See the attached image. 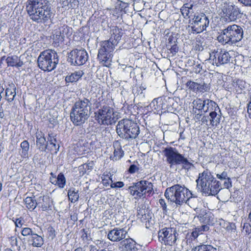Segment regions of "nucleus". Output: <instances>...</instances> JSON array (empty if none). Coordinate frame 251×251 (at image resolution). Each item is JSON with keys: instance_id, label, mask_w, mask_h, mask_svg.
Here are the masks:
<instances>
[{"instance_id": "f257e3e1", "label": "nucleus", "mask_w": 251, "mask_h": 251, "mask_svg": "<svg viewBox=\"0 0 251 251\" xmlns=\"http://www.w3.org/2000/svg\"><path fill=\"white\" fill-rule=\"evenodd\" d=\"M25 9L30 20L37 24L47 23L53 15L48 0H27Z\"/></svg>"}, {"instance_id": "a211bd4d", "label": "nucleus", "mask_w": 251, "mask_h": 251, "mask_svg": "<svg viewBox=\"0 0 251 251\" xmlns=\"http://www.w3.org/2000/svg\"><path fill=\"white\" fill-rule=\"evenodd\" d=\"M37 203L42 211H48L52 210L53 200L48 195L40 196L37 199Z\"/></svg>"}, {"instance_id": "473e14b6", "label": "nucleus", "mask_w": 251, "mask_h": 251, "mask_svg": "<svg viewBox=\"0 0 251 251\" xmlns=\"http://www.w3.org/2000/svg\"><path fill=\"white\" fill-rule=\"evenodd\" d=\"M57 3L65 10L74 8L76 3L75 0H57Z\"/></svg>"}, {"instance_id": "c9c22d12", "label": "nucleus", "mask_w": 251, "mask_h": 251, "mask_svg": "<svg viewBox=\"0 0 251 251\" xmlns=\"http://www.w3.org/2000/svg\"><path fill=\"white\" fill-rule=\"evenodd\" d=\"M192 251H218L217 249L212 245L208 244H201L195 247Z\"/></svg>"}, {"instance_id": "a878e982", "label": "nucleus", "mask_w": 251, "mask_h": 251, "mask_svg": "<svg viewBox=\"0 0 251 251\" xmlns=\"http://www.w3.org/2000/svg\"><path fill=\"white\" fill-rule=\"evenodd\" d=\"M117 45V44L114 43L113 41H111V40H105L100 43V47L99 50L103 51L104 50L109 53H112L115 46Z\"/></svg>"}, {"instance_id": "864d4df0", "label": "nucleus", "mask_w": 251, "mask_h": 251, "mask_svg": "<svg viewBox=\"0 0 251 251\" xmlns=\"http://www.w3.org/2000/svg\"><path fill=\"white\" fill-rule=\"evenodd\" d=\"M226 229L228 231H230L233 233L236 232V226L235 223H227L226 224Z\"/></svg>"}, {"instance_id": "49530a36", "label": "nucleus", "mask_w": 251, "mask_h": 251, "mask_svg": "<svg viewBox=\"0 0 251 251\" xmlns=\"http://www.w3.org/2000/svg\"><path fill=\"white\" fill-rule=\"evenodd\" d=\"M180 164L182 165V168L183 169L187 170H189L192 166H193V164L189 162L186 158L184 157V156L182 158V160L180 162Z\"/></svg>"}, {"instance_id": "6e6552de", "label": "nucleus", "mask_w": 251, "mask_h": 251, "mask_svg": "<svg viewBox=\"0 0 251 251\" xmlns=\"http://www.w3.org/2000/svg\"><path fill=\"white\" fill-rule=\"evenodd\" d=\"M243 37L242 28L237 25H228L222 30L217 37L218 41L224 44L232 45L240 41Z\"/></svg>"}, {"instance_id": "f704fd0d", "label": "nucleus", "mask_w": 251, "mask_h": 251, "mask_svg": "<svg viewBox=\"0 0 251 251\" xmlns=\"http://www.w3.org/2000/svg\"><path fill=\"white\" fill-rule=\"evenodd\" d=\"M68 196L71 202L74 203L78 200V191L75 190L74 188H71L68 191Z\"/></svg>"}, {"instance_id": "39448f33", "label": "nucleus", "mask_w": 251, "mask_h": 251, "mask_svg": "<svg viewBox=\"0 0 251 251\" xmlns=\"http://www.w3.org/2000/svg\"><path fill=\"white\" fill-rule=\"evenodd\" d=\"M94 113L95 120L100 126H109L115 125L119 119L117 112L111 104L98 102L95 105Z\"/></svg>"}, {"instance_id": "72a5a7b5", "label": "nucleus", "mask_w": 251, "mask_h": 251, "mask_svg": "<svg viewBox=\"0 0 251 251\" xmlns=\"http://www.w3.org/2000/svg\"><path fill=\"white\" fill-rule=\"evenodd\" d=\"M146 88L141 85L139 86H136L133 89V93L135 96V99H138L142 100L145 98V93L144 91L146 90Z\"/></svg>"}, {"instance_id": "5fc2aeb1", "label": "nucleus", "mask_w": 251, "mask_h": 251, "mask_svg": "<svg viewBox=\"0 0 251 251\" xmlns=\"http://www.w3.org/2000/svg\"><path fill=\"white\" fill-rule=\"evenodd\" d=\"M9 241L12 247L16 246L18 251L21 250V247L18 244V239L16 236H13L9 238Z\"/></svg>"}, {"instance_id": "4d7b16f0", "label": "nucleus", "mask_w": 251, "mask_h": 251, "mask_svg": "<svg viewBox=\"0 0 251 251\" xmlns=\"http://www.w3.org/2000/svg\"><path fill=\"white\" fill-rule=\"evenodd\" d=\"M196 228L199 235L202 234L203 232L208 231L209 229V227L207 225H203L201 226H198Z\"/></svg>"}, {"instance_id": "3c124183", "label": "nucleus", "mask_w": 251, "mask_h": 251, "mask_svg": "<svg viewBox=\"0 0 251 251\" xmlns=\"http://www.w3.org/2000/svg\"><path fill=\"white\" fill-rule=\"evenodd\" d=\"M198 20L195 19V16L192 19V23H190V25H189V27L191 28L192 30V33H196L195 32V27H199V24H198Z\"/></svg>"}, {"instance_id": "f3484780", "label": "nucleus", "mask_w": 251, "mask_h": 251, "mask_svg": "<svg viewBox=\"0 0 251 251\" xmlns=\"http://www.w3.org/2000/svg\"><path fill=\"white\" fill-rule=\"evenodd\" d=\"M161 100L162 109L167 110L171 113L176 111L178 104L173 98L166 96L162 97Z\"/></svg>"}, {"instance_id": "8fccbe9b", "label": "nucleus", "mask_w": 251, "mask_h": 251, "mask_svg": "<svg viewBox=\"0 0 251 251\" xmlns=\"http://www.w3.org/2000/svg\"><path fill=\"white\" fill-rule=\"evenodd\" d=\"M245 81L241 79H237L236 81H233V86L238 87L241 90L245 88Z\"/></svg>"}, {"instance_id": "338daca9", "label": "nucleus", "mask_w": 251, "mask_h": 251, "mask_svg": "<svg viewBox=\"0 0 251 251\" xmlns=\"http://www.w3.org/2000/svg\"><path fill=\"white\" fill-rule=\"evenodd\" d=\"M81 231L82 232V234L81 235V238L82 239V240L86 241L88 240L89 230L83 228L81 230Z\"/></svg>"}, {"instance_id": "6e6d98bb", "label": "nucleus", "mask_w": 251, "mask_h": 251, "mask_svg": "<svg viewBox=\"0 0 251 251\" xmlns=\"http://www.w3.org/2000/svg\"><path fill=\"white\" fill-rule=\"evenodd\" d=\"M138 218H140L142 221L148 220L150 217V215L148 214L145 213V210L142 209L140 210L138 213Z\"/></svg>"}, {"instance_id": "4be33fe9", "label": "nucleus", "mask_w": 251, "mask_h": 251, "mask_svg": "<svg viewBox=\"0 0 251 251\" xmlns=\"http://www.w3.org/2000/svg\"><path fill=\"white\" fill-rule=\"evenodd\" d=\"M112 57V53L99 50L97 58L103 65L107 67L110 65Z\"/></svg>"}, {"instance_id": "a18cd8bd", "label": "nucleus", "mask_w": 251, "mask_h": 251, "mask_svg": "<svg viewBox=\"0 0 251 251\" xmlns=\"http://www.w3.org/2000/svg\"><path fill=\"white\" fill-rule=\"evenodd\" d=\"M17 59V56H11L7 57L6 59L7 66L11 67H15Z\"/></svg>"}, {"instance_id": "69168bd1", "label": "nucleus", "mask_w": 251, "mask_h": 251, "mask_svg": "<svg viewBox=\"0 0 251 251\" xmlns=\"http://www.w3.org/2000/svg\"><path fill=\"white\" fill-rule=\"evenodd\" d=\"M225 181L224 183V186L225 188L229 189L232 187V182L230 178L228 176L227 179H224Z\"/></svg>"}, {"instance_id": "79ce46f5", "label": "nucleus", "mask_w": 251, "mask_h": 251, "mask_svg": "<svg viewBox=\"0 0 251 251\" xmlns=\"http://www.w3.org/2000/svg\"><path fill=\"white\" fill-rule=\"evenodd\" d=\"M198 217L200 219V221L204 223L205 225H207L209 224L210 222V216L209 214L206 213V212H203L200 213Z\"/></svg>"}, {"instance_id": "9d476101", "label": "nucleus", "mask_w": 251, "mask_h": 251, "mask_svg": "<svg viewBox=\"0 0 251 251\" xmlns=\"http://www.w3.org/2000/svg\"><path fill=\"white\" fill-rule=\"evenodd\" d=\"M153 184L151 182L141 180L133 183L132 185L128 187L127 190L130 195L134 196L136 199H140L145 197L146 194L148 196L153 195Z\"/></svg>"}, {"instance_id": "7c9ffc66", "label": "nucleus", "mask_w": 251, "mask_h": 251, "mask_svg": "<svg viewBox=\"0 0 251 251\" xmlns=\"http://www.w3.org/2000/svg\"><path fill=\"white\" fill-rule=\"evenodd\" d=\"M113 147L114 148V157L113 160H117L121 159L124 155V152L122 149L120 143L116 141L113 144Z\"/></svg>"}, {"instance_id": "de8ad7c7", "label": "nucleus", "mask_w": 251, "mask_h": 251, "mask_svg": "<svg viewBox=\"0 0 251 251\" xmlns=\"http://www.w3.org/2000/svg\"><path fill=\"white\" fill-rule=\"evenodd\" d=\"M34 232L29 227H25L21 228V233L24 236H31Z\"/></svg>"}, {"instance_id": "13d9d810", "label": "nucleus", "mask_w": 251, "mask_h": 251, "mask_svg": "<svg viewBox=\"0 0 251 251\" xmlns=\"http://www.w3.org/2000/svg\"><path fill=\"white\" fill-rule=\"evenodd\" d=\"M167 49L170 50V53L172 54V56L175 55L178 50V48L176 43V42H174V44L170 46V47Z\"/></svg>"}, {"instance_id": "e2e57ef3", "label": "nucleus", "mask_w": 251, "mask_h": 251, "mask_svg": "<svg viewBox=\"0 0 251 251\" xmlns=\"http://www.w3.org/2000/svg\"><path fill=\"white\" fill-rule=\"evenodd\" d=\"M14 223L15 224V226L16 227H19V228H23L22 226L24 224V220L23 218H17L15 219V221H14Z\"/></svg>"}, {"instance_id": "bb28decb", "label": "nucleus", "mask_w": 251, "mask_h": 251, "mask_svg": "<svg viewBox=\"0 0 251 251\" xmlns=\"http://www.w3.org/2000/svg\"><path fill=\"white\" fill-rule=\"evenodd\" d=\"M83 75L84 73L82 70H78L67 75L65 80L66 83L76 82L81 78Z\"/></svg>"}, {"instance_id": "58836bf2", "label": "nucleus", "mask_w": 251, "mask_h": 251, "mask_svg": "<svg viewBox=\"0 0 251 251\" xmlns=\"http://www.w3.org/2000/svg\"><path fill=\"white\" fill-rule=\"evenodd\" d=\"M52 37L54 42L57 43L62 42L64 38V35L62 34L60 30L58 28H56L54 30Z\"/></svg>"}, {"instance_id": "1a4fd4ad", "label": "nucleus", "mask_w": 251, "mask_h": 251, "mask_svg": "<svg viewBox=\"0 0 251 251\" xmlns=\"http://www.w3.org/2000/svg\"><path fill=\"white\" fill-rule=\"evenodd\" d=\"M59 62L57 53L53 50H46L40 52L38 59V66L44 71L51 72Z\"/></svg>"}, {"instance_id": "09e8293b", "label": "nucleus", "mask_w": 251, "mask_h": 251, "mask_svg": "<svg viewBox=\"0 0 251 251\" xmlns=\"http://www.w3.org/2000/svg\"><path fill=\"white\" fill-rule=\"evenodd\" d=\"M242 232L245 235L251 234V223H245L243 226Z\"/></svg>"}, {"instance_id": "680f3d73", "label": "nucleus", "mask_w": 251, "mask_h": 251, "mask_svg": "<svg viewBox=\"0 0 251 251\" xmlns=\"http://www.w3.org/2000/svg\"><path fill=\"white\" fill-rule=\"evenodd\" d=\"M139 170V168L136 165L132 164L129 166L128 172L129 173L133 174L138 171Z\"/></svg>"}, {"instance_id": "7ed1b4c3", "label": "nucleus", "mask_w": 251, "mask_h": 251, "mask_svg": "<svg viewBox=\"0 0 251 251\" xmlns=\"http://www.w3.org/2000/svg\"><path fill=\"white\" fill-rule=\"evenodd\" d=\"M192 104L193 109H195V113H197V110L203 113L209 112L210 125L212 126H217L220 124L221 116L217 112L221 113V110L216 102L208 99H196L194 100Z\"/></svg>"}, {"instance_id": "20e7f679", "label": "nucleus", "mask_w": 251, "mask_h": 251, "mask_svg": "<svg viewBox=\"0 0 251 251\" xmlns=\"http://www.w3.org/2000/svg\"><path fill=\"white\" fill-rule=\"evenodd\" d=\"M92 103L85 98L79 99L73 104L70 114V119L74 125L81 126L89 119Z\"/></svg>"}, {"instance_id": "2f4dec72", "label": "nucleus", "mask_w": 251, "mask_h": 251, "mask_svg": "<svg viewBox=\"0 0 251 251\" xmlns=\"http://www.w3.org/2000/svg\"><path fill=\"white\" fill-rule=\"evenodd\" d=\"M161 100V97H158L153 99L148 106V107H150L152 111H154V113L158 112L160 109H162Z\"/></svg>"}, {"instance_id": "ddd939ff", "label": "nucleus", "mask_w": 251, "mask_h": 251, "mask_svg": "<svg viewBox=\"0 0 251 251\" xmlns=\"http://www.w3.org/2000/svg\"><path fill=\"white\" fill-rule=\"evenodd\" d=\"M89 58L85 49L80 48L72 50L68 55L67 61L71 65L81 66L85 64Z\"/></svg>"}, {"instance_id": "cd10ccee", "label": "nucleus", "mask_w": 251, "mask_h": 251, "mask_svg": "<svg viewBox=\"0 0 251 251\" xmlns=\"http://www.w3.org/2000/svg\"><path fill=\"white\" fill-rule=\"evenodd\" d=\"M28 242L31 243L33 247H41L44 244V239L34 232L31 236L28 238Z\"/></svg>"}, {"instance_id": "dca6fc26", "label": "nucleus", "mask_w": 251, "mask_h": 251, "mask_svg": "<svg viewBox=\"0 0 251 251\" xmlns=\"http://www.w3.org/2000/svg\"><path fill=\"white\" fill-rule=\"evenodd\" d=\"M127 234V232L125 228L115 227L109 231L107 238L112 242H121L126 238Z\"/></svg>"}, {"instance_id": "052dcab7", "label": "nucleus", "mask_w": 251, "mask_h": 251, "mask_svg": "<svg viewBox=\"0 0 251 251\" xmlns=\"http://www.w3.org/2000/svg\"><path fill=\"white\" fill-rule=\"evenodd\" d=\"M217 177L220 180H224L227 179L228 177L227 172L226 171H223L221 173H218L216 175Z\"/></svg>"}, {"instance_id": "f03ea898", "label": "nucleus", "mask_w": 251, "mask_h": 251, "mask_svg": "<svg viewBox=\"0 0 251 251\" xmlns=\"http://www.w3.org/2000/svg\"><path fill=\"white\" fill-rule=\"evenodd\" d=\"M164 196L168 201L175 203L176 206H180L186 203L192 207V202L198 200L191 191L184 185L178 184H175L167 188L164 193Z\"/></svg>"}, {"instance_id": "c03bdc74", "label": "nucleus", "mask_w": 251, "mask_h": 251, "mask_svg": "<svg viewBox=\"0 0 251 251\" xmlns=\"http://www.w3.org/2000/svg\"><path fill=\"white\" fill-rule=\"evenodd\" d=\"M187 87L189 89L193 91L194 92L197 93L198 91V81L195 82L191 80H189L186 83Z\"/></svg>"}, {"instance_id": "aec40b11", "label": "nucleus", "mask_w": 251, "mask_h": 251, "mask_svg": "<svg viewBox=\"0 0 251 251\" xmlns=\"http://www.w3.org/2000/svg\"><path fill=\"white\" fill-rule=\"evenodd\" d=\"M57 134L52 132H50L48 133L47 137V143L48 144V149L50 151H54L57 152L59 151V142L57 140Z\"/></svg>"}, {"instance_id": "f8f14e48", "label": "nucleus", "mask_w": 251, "mask_h": 251, "mask_svg": "<svg viewBox=\"0 0 251 251\" xmlns=\"http://www.w3.org/2000/svg\"><path fill=\"white\" fill-rule=\"evenodd\" d=\"M178 234L175 228L168 227L160 229L158 231L159 241L165 245L173 246L178 238Z\"/></svg>"}, {"instance_id": "5701e85b", "label": "nucleus", "mask_w": 251, "mask_h": 251, "mask_svg": "<svg viewBox=\"0 0 251 251\" xmlns=\"http://www.w3.org/2000/svg\"><path fill=\"white\" fill-rule=\"evenodd\" d=\"M16 87L13 82L9 83L7 86H5V99L9 102L13 101L16 96Z\"/></svg>"}, {"instance_id": "6ab92c4d", "label": "nucleus", "mask_w": 251, "mask_h": 251, "mask_svg": "<svg viewBox=\"0 0 251 251\" xmlns=\"http://www.w3.org/2000/svg\"><path fill=\"white\" fill-rule=\"evenodd\" d=\"M195 19L198 20V24L200 25L199 28L198 27L195 28L196 33H201L206 30L209 24L208 17L205 14L201 13L195 16Z\"/></svg>"}, {"instance_id": "603ef678", "label": "nucleus", "mask_w": 251, "mask_h": 251, "mask_svg": "<svg viewBox=\"0 0 251 251\" xmlns=\"http://www.w3.org/2000/svg\"><path fill=\"white\" fill-rule=\"evenodd\" d=\"M111 176L108 177L109 180H111V183L110 184V187L112 188H122L124 186V183L122 181H117L116 182H113L112 178L111 177Z\"/></svg>"}, {"instance_id": "412c9836", "label": "nucleus", "mask_w": 251, "mask_h": 251, "mask_svg": "<svg viewBox=\"0 0 251 251\" xmlns=\"http://www.w3.org/2000/svg\"><path fill=\"white\" fill-rule=\"evenodd\" d=\"M110 34L111 36L109 40L117 44L121 39L124 32L121 28L117 26H112L110 27Z\"/></svg>"}, {"instance_id": "a19ab883", "label": "nucleus", "mask_w": 251, "mask_h": 251, "mask_svg": "<svg viewBox=\"0 0 251 251\" xmlns=\"http://www.w3.org/2000/svg\"><path fill=\"white\" fill-rule=\"evenodd\" d=\"M94 163L93 161L88 163L83 164L79 167V170L82 173V174L87 173V172H90L93 169Z\"/></svg>"}, {"instance_id": "c756f323", "label": "nucleus", "mask_w": 251, "mask_h": 251, "mask_svg": "<svg viewBox=\"0 0 251 251\" xmlns=\"http://www.w3.org/2000/svg\"><path fill=\"white\" fill-rule=\"evenodd\" d=\"M24 201L25 207L31 211L34 210L38 206L37 199H35V196L27 197L24 199Z\"/></svg>"}, {"instance_id": "0eeeda50", "label": "nucleus", "mask_w": 251, "mask_h": 251, "mask_svg": "<svg viewBox=\"0 0 251 251\" xmlns=\"http://www.w3.org/2000/svg\"><path fill=\"white\" fill-rule=\"evenodd\" d=\"M116 132L120 138L129 141L138 136L140 133L139 126L131 120L123 119L118 122Z\"/></svg>"}, {"instance_id": "2eb2a0df", "label": "nucleus", "mask_w": 251, "mask_h": 251, "mask_svg": "<svg viewBox=\"0 0 251 251\" xmlns=\"http://www.w3.org/2000/svg\"><path fill=\"white\" fill-rule=\"evenodd\" d=\"M231 56L229 52L225 50L213 52L210 54V60L213 65L217 67L224 65L229 62Z\"/></svg>"}, {"instance_id": "e433bc0d", "label": "nucleus", "mask_w": 251, "mask_h": 251, "mask_svg": "<svg viewBox=\"0 0 251 251\" xmlns=\"http://www.w3.org/2000/svg\"><path fill=\"white\" fill-rule=\"evenodd\" d=\"M198 91L197 93H203L208 92L210 89L209 84L205 83L204 81L200 80L198 81Z\"/></svg>"}, {"instance_id": "393cba45", "label": "nucleus", "mask_w": 251, "mask_h": 251, "mask_svg": "<svg viewBox=\"0 0 251 251\" xmlns=\"http://www.w3.org/2000/svg\"><path fill=\"white\" fill-rule=\"evenodd\" d=\"M21 149L19 153L23 160H27L29 158L28 151L29 150V144L27 140H24L20 144Z\"/></svg>"}, {"instance_id": "0e129e2a", "label": "nucleus", "mask_w": 251, "mask_h": 251, "mask_svg": "<svg viewBox=\"0 0 251 251\" xmlns=\"http://www.w3.org/2000/svg\"><path fill=\"white\" fill-rule=\"evenodd\" d=\"M58 29L60 30L62 34L64 35L65 37V35L67 34L69 30V28L67 25H63L61 27L58 28Z\"/></svg>"}, {"instance_id": "ea45409f", "label": "nucleus", "mask_w": 251, "mask_h": 251, "mask_svg": "<svg viewBox=\"0 0 251 251\" xmlns=\"http://www.w3.org/2000/svg\"><path fill=\"white\" fill-rule=\"evenodd\" d=\"M66 183V178L64 174L62 173H60L57 176L56 185L59 188L62 189L65 187Z\"/></svg>"}, {"instance_id": "c85d7f7f", "label": "nucleus", "mask_w": 251, "mask_h": 251, "mask_svg": "<svg viewBox=\"0 0 251 251\" xmlns=\"http://www.w3.org/2000/svg\"><path fill=\"white\" fill-rule=\"evenodd\" d=\"M120 245L124 250L133 251L135 249L136 243L131 238H125L120 242Z\"/></svg>"}, {"instance_id": "b1692460", "label": "nucleus", "mask_w": 251, "mask_h": 251, "mask_svg": "<svg viewBox=\"0 0 251 251\" xmlns=\"http://www.w3.org/2000/svg\"><path fill=\"white\" fill-rule=\"evenodd\" d=\"M36 138L38 149L41 151H46V150L48 149L49 145L44 137V134L42 132L36 133Z\"/></svg>"}, {"instance_id": "9b49d317", "label": "nucleus", "mask_w": 251, "mask_h": 251, "mask_svg": "<svg viewBox=\"0 0 251 251\" xmlns=\"http://www.w3.org/2000/svg\"><path fill=\"white\" fill-rule=\"evenodd\" d=\"M220 8L226 19L230 22H235L241 18L243 13L240 8L229 0L223 1Z\"/></svg>"}, {"instance_id": "bf43d9fd", "label": "nucleus", "mask_w": 251, "mask_h": 251, "mask_svg": "<svg viewBox=\"0 0 251 251\" xmlns=\"http://www.w3.org/2000/svg\"><path fill=\"white\" fill-rule=\"evenodd\" d=\"M48 235L49 238H50L51 240L53 239L55 236V230L52 226H49L48 229Z\"/></svg>"}, {"instance_id": "4c0bfd02", "label": "nucleus", "mask_w": 251, "mask_h": 251, "mask_svg": "<svg viewBox=\"0 0 251 251\" xmlns=\"http://www.w3.org/2000/svg\"><path fill=\"white\" fill-rule=\"evenodd\" d=\"M193 4L190 3H187L183 4V5L181 7L180 9V11L182 15L184 17H187L189 16L190 13H193Z\"/></svg>"}, {"instance_id": "774afa93", "label": "nucleus", "mask_w": 251, "mask_h": 251, "mask_svg": "<svg viewBox=\"0 0 251 251\" xmlns=\"http://www.w3.org/2000/svg\"><path fill=\"white\" fill-rule=\"evenodd\" d=\"M238 1L244 6L251 7V0H238Z\"/></svg>"}, {"instance_id": "37998d69", "label": "nucleus", "mask_w": 251, "mask_h": 251, "mask_svg": "<svg viewBox=\"0 0 251 251\" xmlns=\"http://www.w3.org/2000/svg\"><path fill=\"white\" fill-rule=\"evenodd\" d=\"M199 235L197 229L195 228L191 232L187 233V242H190L191 241L196 239Z\"/></svg>"}, {"instance_id": "4468645a", "label": "nucleus", "mask_w": 251, "mask_h": 251, "mask_svg": "<svg viewBox=\"0 0 251 251\" xmlns=\"http://www.w3.org/2000/svg\"><path fill=\"white\" fill-rule=\"evenodd\" d=\"M163 153L166 157V161L170 168L180 165V162L184 157L183 155L179 153L175 148L172 147L165 148Z\"/></svg>"}, {"instance_id": "423d86ee", "label": "nucleus", "mask_w": 251, "mask_h": 251, "mask_svg": "<svg viewBox=\"0 0 251 251\" xmlns=\"http://www.w3.org/2000/svg\"><path fill=\"white\" fill-rule=\"evenodd\" d=\"M197 187L201 192L208 196H215L222 189L220 182L216 180L212 173L206 169L200 173L196 180Z\"/></svg>"}]
</instances>
